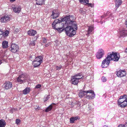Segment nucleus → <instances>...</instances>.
Masks as SVG:
<instances>
[{
	"label": "nucleus",
	"mask_w": 127,
	"mask_h": 127,
	"mask_svg": "<svg viewBox=\"0 0 127 127\" xmlns=\"http://www.w3.org/2000/svg\"><path fill=\"white\" fill-rule=\"evenodd\" d=\"M109 12V11H108V12H107V13H108Z\"/></svg>",
	"instance_id": "obj_54"
},
{
	"label": "nucleus",
	"mask_w": 127,
	"mask_h": 127,
	"mask_svg": "<svg viewBox=\"0 0 127 127\" xmlns=\"http://www.w3.org/2000/svg\"><path fill=\"white\" fill-rule=\"evenodd\" d=\"M16 0H10V1L11 2H13Z\"/></svg>",
	"instance_id": "obj_47"
},
{
	"label": "nucleus",
	"mask_w": 127,
	"mask_h": 127,
	"mask_svg": "<svg viewBox=\"0 0 127 127\" xmlns=\"http://www.w3.org/2000/svg\"><path fill=\"white\" fill-rule=\"evenodd\" d=\"M70 16H67L64 17L63 18H62L61 19L62 21L65 22L64 23L65 24L67 23V24L71 25L72 26H71L72 27V28H73V29L75 30L76 31L77 30V25L74 23L75 22L70 20Z\"/></svg>",
	"instance_id": "obj_3"
},
{
	"label": "nucleus",
	"mask_w": 127,
	"mask_h": 127,
	"mask_svg": "<svg viewBox=\"0 0 127 127\" xmlns=\"http://www.w3.org/2000/svg\"><path fill=\"white\" fill-rule=\"evenodd\" d=\"M111 19L112 20L113 19V18H111Z\"/></svg>",
	"instance_id": "obj_55"
},
{
	"label": "nucleus",
	"mask_w": 127,
	"mask_h": 127,
	"mask_svg": "<svg viewBox=\"0 0 127 127\" xmlns=\"http://www.w3.org/2000/svg\"><path fill=\"white\" fill-rule=\"evenodd\" d=\"M108 59H107V57L102 62L101 66L102 68L106 67H108L110 63V61Z\"/></svg>",
	"instance_id": "obj_10"
},
{
	"label": "nucleus",
	"mask_w": 127,
	"mask_h": 127,
	"mask_svg": "<svg viewBox=\"0 0 127 127\" xmlns=\"http://www.w3.org/2000/svg\"><path fill=\"white\" fill-rule=\"evenodd\" d=\"M11 9L15 13H19L21 11V8L20 6L12 5L11 6Z\"/></svg>",
	"instance_id": "obj_9"
},
{
	"label": "nucleus",
	"mask_w": 127,
	"mask_h": 127,
	"mask_svg": "<svg viewBox=\"0 0 127 127\" xmlns=\"http://www.w3.org/2000/svg\"><path fill=\"white\" fill-rule=\"evenodd\" d=\"M8 42L6 41H5L2 42V46L3 48H7Z\"/></svg>",
	"instance_id": "obj_26"
},
{
	"label": "nucleus",
	"mask_w": 127,
	"mask_h": 127,
	"mask_svg": "<svg viewBox=\"0 0 127 127\" xmlns=\"http://www.w3.org/2000/svg\"><path fill=\"white\" fill-rule=\"evenodd\" d=\"M41 87V85L39 84H38L37 85H36L35 88H39Z\"/></svg>",
	"instance_id": "obj_38"
},
{
	"label": "nucleus",
	"mask_w": 127,
	"mask_h": 127,
	"mask_svg": "<svg viewBox=\"0 0 127 127\" xmlns=\"http://www.w3.org/2000/svg\"><path fill=\"white\" fill-rule=\"evenodd\" d=\"M49 45L48 44H46L45 46V47H47L48 46H49Z\"/></svg>",
	"instance_id": "obj_49"
},
{
	"label": "nucleus",
	"mask_w": 127,
	"mask_h": 127,
	"mask_svg": "<svg viewBox=\"0 0 127 127\" xmlns=\"http://www.w3.org/2000/svg\"><path fill=\"white\" fill-rule=\"evenodd\" d=\"M20 29L19 28H16L14 32V33H18L20 31Z\"/></svg>",
	"instance_id": "obj_33"
},
{
	"label": "nucleus",
	"mask_w": 127,
	"mask_h": 127,
	"mask_svg": "<svg viewBox=\"0 0 127 127\" xmlns=\"http://www.w3.org/2000/svg\"><path fill=\"white\" fill-rule=\"evenodd\" d=\"M84 0H79V1L81 3H82L83 2H84Z\"/></svg>",
	"instance_id": "obj_44"
},
{
	"label": "nucleus",
	"mask_w": 127,
	"mask_h": 127,
	"mask_svg": "<svg viewBox=\"0 0 127 127\" xmlns=\"http://www.w3.org/2000/svg\"><path fill=\"white\" fill-rule=\"evenodd\" d=\"M120 34L121 37H124L127 36V30L125 29L121 30L120 31Z\"/></svg>",
	"instance_id": "obj_17"
},
{
	"label": "nucleus",
	"mask_w": 127,
	"mask_h": 127,
	"mask_svg": "<svg viewBox=\"0 0 127 127\" xmlns=\"http://www.w3.org/2000/svg\"><path fill=\"white\" fill-rule=\"evenodd\" d=\"M86 98L89 99H93L95 96L94 92L91 90L86 91Z\"/></svg>",
	"instance_id": "obj_8"
},
{
	"label": "nucleus",
	"mask_w": 127,
	"mask_h": 127,
	"mask_svg": "<svg viewBox=\"0 0 127 127\" xmlns=\"http://www.w3.org/2000/svg\"><path fill=\"white\" fill-rule=\"evenodd\" d=\"M2 60H0V65L2 63Z\"/></svg>",
	"instance_id": "obj_51"
},
{
	"label": "nucleus",
	"mask_w": 127,
	"mask_h": 127,
	"mask_svg": "<svg viewBox=\"0 0 127 127\" xmlns=\"http://www.w3.org/2000/svg\"><path fill=\"white\" fill-rule=\"evenodd\" d=\"M61 20L59 19H56L52 24V27L53 29H55L59 32H61L65 28V25L63 24L60 23Z\"/></svg>",
	"instance_id": "obj_1"
},
{
	"label": "nucleus",
	"mask_w": 127,
	"mask_h": 127,
	"mask_svg": "<svg viewBox=\"0 0 127 127\" xmlns=\"http://www.w3.org/2000/svg\"><path fill=\"white\" fill-rule=\"evenodd\" d=\"M101 80L103 82H105L107 80V79L106 77L104 76H102V77Z\"/></svg>",
	"instance_id": "obj_36"
},
{
	"label": "nucleus",
	"mask_w": 127,
	"mask_h": 127,
	"mask_svg": "<svg viewBox=\"0 0 127 127\" xmlns=\"http://www.w3.org/2000/svg\"><path fill=\"white\" fill-rule=\"evenodd\" d=\"M55 104V103H53L50 105L46 108L45 110V111L47 112L50 111L52 108L53 105Z\"/></svg>",
	"instance_id": "obj_27"
},
{
	"label": "nucleus",
	"mask_w": 127,
	"mask_h": 127,
	"mask_svg": "<svg viewBox=\"0 0 127 127\" xmlns=\"http://www.w3.org/2000/svg\"><path fill=\"white\" fill-rule=\"evenodd\" d=\"M117 75L119 77H122L125 76L126 75L125 70H120L117 72Z\"/></svg>",
	"instance_id": "obj_14"
},
{
	"label": "nucleus",
	"mask_w": 127,
	"mask_h": 127,
	"mask_svg": "<svg viewBox=\"0 0 127 127\" xmlns=\"http://www.w3.org/2000/svg\"><path fill=\"white\" fill-rule=\"evenodd\" d=\"M104 51L103 49H99L96 55L97 58L99 59H101L104 55Z\"/></svg>",
	"instance_id": "obj_13"
},
{
	"label": "nucleus",
	"mask_w": 127,
	"mask_h": 127,
	"mask_svg": "<svg viewBox=\"0 0 127 127\" xmlns=\"http://www.w3.org/2000/svg\"><path fill=\"white\" fill-rule=\"evenodd\" d=\"M74 120H76L79 119V118L78 117H74Z\"/></svg>",
	"instance_id": "obj_43"
},
{
	"label": "nucleus",
	"mask_w": 127,
	"mask_h": 127,
	"mask_svg": "<svg viewBox=\"0 0 127 127\" xmlns=\"http://www.w3.org/2000/svg\"><path fill=\"white\" fill-rule=\"evenodd\" d=\"M2 31L0 29V38L1 37L2 34Z\"/></svg>",
	"instance_id": "obj_40"
},
{
	"label": "nucleus",
	"mask_w": 127,
	"mask_h": 127,
	"mask_svg": "<svg viewBox=\"0 0 127 127\" xmlns=\"http://www.w3.org/2000/svg\"><path fill=\"white\" fill-rule=\"evenodd\" d=\"M12 84L11 83L7 81L3 85V87L6 89H8L11 88Z\"/></svg>",
	"instance_id": "obj_15"
},
{
	"label": "nucleus",
	"mask_w": 127,
	"mask_h": 127,
	"mask_svg": "<svg viewBox=\"0 0 127 127\" xmlns=\"http://www.w3.org/2000/svg\"><path fill=\"white\" fill-rule=\"evenodd\" d=\"M59 15V12L56 10H54L52 12V14L51 17L52 18L54 19L58 17Z\"/></svg>",
	"instance_id": "obj_16"
},
{
	"label": "nucleus",
	"mask_w": 127,
	"mask_h": 127,
	"mask_svg": "<svg viewBox=\"0 0 127 127\" xmlns=\"http://www.w3.org/2000/svg\"><path fill=\"white\" fill-rule=\"evenodd\" d=\"M46 39L45 38H43V42L44 43H45L46 42Z\"/></svg>",
	"instance_id": "obj_41"
},
{
	"label": "nucleus",
	"mask_w": 127,
	"mask_h": 127,
	"mask_svg": "<svg viewBox=\"0 0 127 127\" xmlns=\"http://www.w3.org/2000/svg\"><path fill=\"white\" fill-rule=\"evenodd\" d=\"M124 127H127V122L126 123L125 125H124Z\"/></svg>",
	"instance_id": "obj_45"
},
{
	"label": "nucleus",
	"mask_w": 127,
	"mask_h": 127,
	"mask_svg": "<svg viewBox=\"0 0 127 127\" xmlns=\"http://www.w3.org/2000/svg\"><path fill=\"white\" fill-rule=\"evenodd\" d=\"M43 58L41 56H38L36 57L33 62V64L34 67H37L39 66L42 62Z\"/></svg>",
	"instance_id": "obj_7"
},
{
	"label": "nucleus",
	"mask_w": 127,
	"mask_h": 127,
	"mask_svg": "<svg viewBox=\"0 0 127 127\" xmlns=\"http://www.w3.org/2000/svg\"><path fill=\"white\" fill-rule=\"evenodd\" d=\"M28 34L30 36H34L37 33L36 31L34 30H30L28 32Z\"/></svg>",
	"instance_id": "obj_19"
},
{
	"label": "nucleus",
	"mask_w": 127,
	"mask_h": 127,
	"mask_svg": "<svg viewBox=\"0 0 127 127\" xmlns=\"http://www.w3.org/2000/svg\"><path fill=\"white\" fill-rule=\"evenodd\" d=\"M10 17L9 16H4L2 17L1 19L0 20L1 22L3 23H5L9 21Z\"/></svg>",
	"instance_id": "obj_18"
},
{
	"label": "nucleus",
	"mask_w": 127,
	"mask_h": 127,
	"mask_svg": "<svg viewBox=\"0 0 127 127\" xmlns=\"http://www.w3.org/2000/svg\"><path fill=\"white\" fill-rule=\"evenodd\" d=\"M10 50L13 53H15L18 51L19 47L18 45L12 43L11 46Z\"/></svg>",
	"instance_id": "obj_11"
},
{
	"label": "nucleus",
	"mask_w": 127,
	"mask_h": 127,
	"mask_svg": "<svg viewBox=\"0 0 127 127\" xmlns=\"http://www.w3.org/2000/svg\"><path fill=\"white\" fill-rule=\"evenodd\" d=\"M35 109H38V108L37 107L36 108V107H35Z\"/></svg>",
	"instance_id": "obj_53"
},
{
	"label": "nucleus",
	"mask_w": 127,
	"mask_h": 127,
	"mask_svg": "<svg viewBox=\"0 0 127 127\" xmlns=\"http://www.w3.org/2000/svg\"><path fill=\"white\" fill-rule=\"evenodd\" d=\"M6 125V123L5 121L3 119L0 120V127H5Z\"/></svg>",
	"instance_id": "obj_25"
},
{
	"label": "nucleus",
	"mask_w": 127,
	"mask_h": 127,
	"mask_svg": "<svg viewBox=\"0 0 127 127\" xmlns=\"http://www.w3.org/2000/svg\"><path fill=\"white\" fill-rule=\"evenodd\" d=\"M82 76V75L81 73H79L73 76L74 77H75L76 78H81V77H82L81 76Z\"/></svg>",
	"instance_id": "obj_30"
},
{
	"label": "nucleus",
	"mask_w": 127,
	"mask_h": 127,
	"mask_svg": "<svg viewBox=\"0 0 127 127\" xmlns=\"http://www.w3.org/2000/svg\"><path fill=\"white\" fill-rule=\"evenodd\" d=\"M83 10H80V13H82L83 12Z\"/></svg>",
	"instance_id": "obj_46"
},
{
	"label": "nucleus",
	"mask_w": 127,
	"mask_h": 127,
	"mask_svg": "<svg viewBox=\"0 0 127 127\" xmlns=\"http://www.w3.org/2000/svg\"><path fill=\"white\" fill-rule=\"evenodd\" d=\"M126 27L127 28V19L126 20Z\"/></svg>",
	"instance_id": "obj_50"
},
{
	"label": "nucleus",
	"mask_w": 127,
	"mask_h": 127,
	"mask_svg": "<svg viewBox=\"0 0 127 127\" xmlns=\"http://www.w3.org/2000/svg\"><path fill=\"white\" fill-rule=\"evenodd\" d=\"M86 91H84L82 90L80 91L79 94V97H82L85 95H86Z\"/></svg>",
	"instance_id": "obj_22"
},
{
	"label": "nucleus",
	"mask_w": 127,
	"mask_h": 127,
	"mask_svg": "<svg viewBox=\"0 0 127 127\" xmlns=\"http://www.w3.org/2000/svg\"><path fill=\"white\" fill-rule=\"evenodd\" d=\"M88 6H90V7H92L93 6V5L91 3H89L88 4Z\"/></svg>",
	"instance_id": "obj_42"
},
{
	"label": "nucleus",
	"mask_w": 127,
	"mask_h": 127,
	"mask_svg": "<svg viewBox=\"0 0 127 127\" xmlns=\"http://www.w3.org/2000/svg\"><path fill=\"white\" fill-rule=\"evenodd\" d=\"M64 30L67 35L70 37L73 36L76 33V31L72 28L71 26H67L65 28Z\"/></svg>",
	"instance_id": "obj_5"
},
{
	"label": "nucleus",
	"mask_w": 127,
	"mask_h": 127,
	"mask_svg": "<svg viewBox=\"0 0 127 127\" xmlns=\"http://www.w3.org/2000/svg\"><path fill=\"white\" fill-rule=\"evenodd\" d=\"M49 96H45V97L43 99V100L44 101H45L47 100H48L49 98Z\"/></svg>",
	"instance_id": "obj_32"
},
{
	"label": "nucleus",
	"mask_w": 127,
	"mask_h": 127,
	"mask_svg": "<svg viewBox=\"0 0 127 127\" xmlns=\"http://www.w3.org/2000/svg\"><path fill=\"white\" fill-rule=\"evenodd\" d=\"M38 37V35H37L35 37H34V41L31 42L30 43V45L32 46H34L35 44V41H36L37 39V38Z\"/></svg>",
	"instance_id": "obj_28"
},
{
	"label": "nucleus",
	"mask_w": 127,
	"mask_h": 127,
	"mask_svg": "<svg viewBox=\"0 0 127 127\" xmlns=\"http://www.w3.org/2000/svg\"><path fill=\"white\" fill-rule=\"evenodd\" d=\"M84 2H85L86 4H88L89 3V0H84Z\"/></svg>",
	"instance_id": "obj_39"
},
{
	"label": "nucleus",
	"mask_w": 127,
	"mask_h": 127,
	"mask_svg": "<svg viewBox=\"0 0 127 127\" xmlns=\"http://www.w3.org/2000/svg\"><path fill=\"white\" fill-rule=\"evenodd\" d=\"M55 68L57 70H60L62 67V66L60 65L59 66H55Z\"/></svg>",
	"instance_id": "obj_34"
},
{
	"label": "nucleus",
	"mask_w": 127,
	"mask_h": 127,
	"mask_svg": "<svg viewBox=\"0 0 127 127\" xmlns=\"http://www.w3.org/2000/svg\"><path fill=\"white\" fill-rule=\"evenodd\" d=\"M118 103L119 105L122 108L127 106V95H124L120 96L118 100Z\"/></svg>",
	"instance_id": "obj_2"
},
{
	"label": "nucleus",
	"mask_w": 127,
	"mask_h": 127,
	"mask_svg": "<svg viewBox=\"0 0 127 127\" xmlns=\"http://www.w3.org/2000/svg\"><path fill=\"white\" fill-rule=\"evenodd\" d=\"M83 76L81 77V78H76L75 77L73 76L72 77L71 80L72 81V83L74 85H77L79 82V80L80 79H83Z\"/></svg>",
	"instance_id": "obj_12"
},
{
	"label": "nucleus",
	"mask_w": 127,
	"mask_h": 127,
	"mask_svg": "<svg viewBox=\"0 0 127 127\" xmlns=\"http://www.w3.org/2000/svg\"><path fill=\"white\" fill-rule=\"evenodd\" d=\"M35 54L34 53H31V55L30 56V58L32 59H34L35 58Z\"/></svg>",
	"instance_id": "obj_31"
},
{
	"label": "nucleus",
	"mask_w": 127,
	"mask_h": 127,
	"mask_svg": "<svg viewBox=\"0 0 127 127\" xmlns=\"http://www.w3.org/2000/svg\"><path fill=\"white\" fill-rule=\"evenodd\" d=\"M120 58L119 55H117V53H114L113 52L109 53L107 54V59L111 61L113 60L114 61H118Z\"/></svg>",
	"instance_id": "obj_4"
},
{
	"label": "nucleus",
	"mask_w": 127,
	"mask_h": 127,
	"mask_svg": "<svg viewBox=\"0 0 127 127\" xmlns=\"http://www.w3.org/2000/svg\"><path fill=\"white\" fill-rule=\"evenodd\" d=\"M20 122V120L19 119H17L16 120V123L17 125H18Z\"/></svg>",
	"instance_id": "obj_37"
},
{
	"label": "nucleus",
	"mask_w": 127,
	"mask_h": 127,
	"mask_svg": "<svg viewBox=\"0 0 127 127\" xmlns=\"http://www.w3.org/2000/svg\"><path fill=\"white\" fill-rule=\"evenodd\" d=\"M125 52L127 53V48L125 49Z\"/></svg>",
	"instance_id": "obj_48"
},
{
	"label": "nucleus",
	"mask_w": 127,
	"mask_h": 127,
	"mask_svg": "<svg viewBox=\"0 0 127 127\" xmlns=\"http://www.w3.org/2000/svg\"><path fill=\"white\" fill-rule=\"evenodd\" d=\"M30 91V88L29 87H27L23 91V94L26 95L29 93Z\"/></svg>",
	"instance_id": "obj_24"
},
{
	"label": "nucleus",
	"mask_w": 127,
	"mask_h": 127,
	"mask_svg": "<svg viewBox=\"0 0 127 127\" xmlns=\"http://www.w3.org/2000/svg\"><path fill=\"white\" fill-rule=\"evenodd\" d=\"M2 34L1 37L2 36H3L4 37H5L7 36L9 34V31H6L4 32L2 31Z\"/></svg>",
	"instance_id": "obj_29"
},
{
	"label": "nucleus",
	"mask_w": 127,
	"mask_h": 127,
	"mask_svg": "<svg viewBox=\"0 0 127 127\" xmlns=\"http://www.w3.org/2000/svg\"><path fill=\"white\" fill-rule=\"evenodd\" d=\"M103 127H108L106 126H104Z\"/></svg>",
	"instance_id": "obj_52"
},
{
	"label": "nucleus",
	"mask_w": 127,
	"mask_h": 127,
	"mask_svg": "<svg viewBox=\"0 0 127 127\" xmlns=\"http://www.w3.org/2000/svg\"><path fill=\"white\" fill-rule=\"evenodd\" d=\"M46 0H36V4L39 5H41L44 4Z\"/></svg>",
	"instance_id": "obj_20"
},
{
	"label": "nucleus",
	"mask_w": 127,
	"mask_h": 127,
	"mask_svg": "<svg viewBox=\"0 0 127 127\" xmlns=\"http://www.w3.org/2000/svg\"><path fill=\"white\" fill-rule=\"evenodd\" d=\"M94 30V27L93 26L89 27V28L87 31V33L86 34L87 35L91 34V32Z\"/></svg>",
	"instance_id": "obj_23"
},
{
	"label": "nucleus",
	"mask_w": 127,
	"mask_h": 127,
	"mask_svg": "<svg viewBox=\"0 0 127 127\" xmlns=\"http://www.w3.org/2000/svg\"><path fill=\"white\" fill-rule=\"evenodd\" d=\"M74 121L73 117H71L70 118V123H74Z\"/></svg>",
	"instance_id": "obj_35"
},
{
	"label": "nucleus",
	"mask_w": 127,
	"mask_h": 127,
	"mask_svg": "<svg viewBox=\"0 0 127 127\" xmlns=\"http://www.w3.org/2000/svg\"><path fill=\"white\" fill-rule=\"evenodd\" d=\"M115 3L116 7L117 8L122 4V1L121 0H116Z\"/></svg>",
	"instance_id": "obj_21"
},
{
	"label": "nucleus",
	"mask_w": 127,
	"mask_h": 127,
	"mask_svg": "<svg viewBox=\"0 0 127 127\" xmlns=\"http://www.w3.org/2000/svg\"><path fill=\"white\" fill-rule=\"evenodd\" d=\"M27 75L25 73H24L19 75L17 78V82L20 84L26 82L27 79Z\"/></svg>",
	"instance_id": "obj_6"
}]
</instances>
